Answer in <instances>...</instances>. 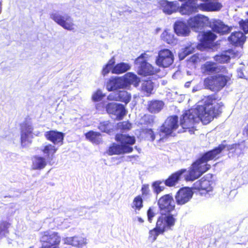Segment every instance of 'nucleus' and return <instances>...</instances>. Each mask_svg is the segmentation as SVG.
<instances>
[{
	"instance_id": "nucleus-52",
	"label": "nucleus",
	"mask_w": 248,
	"mask_h": 248,
	"mask_svg": "<svg viewBox=\"0 0 248 248\" xmlns=\"http://www.w3.org/2000/svg\"><path fill=\"white\" fill-rule=\"evenodd\" d=\"M155 213L154 212L153 209L152 207H150L147 210V217L148 221L151 223L153 220V218L155 217Z\"/></svg>"
},
{
	"instance_id": "nucleus-39",
	"label": "nucleus",
	"mask_w": 248,
	"mask_h": 248,
	"mask_svg": "<svg viewBox=\"0 0 248 248\" xmlns=\"http://www.w3.org/2000/svg\"><path fill=\"white\" fill-rule=\"evenodd\" d=\"M163 232H161L159 230L155 227L149 231L148 239L151 242H154L156 240L159 235L163 234Z\"/></svg>"
},
{
	"instance_id": "nucleus-37",
	"label": "nucleus",
	"mask_w": 248,
	"mask_h": 248,
	"mask_svg": "<svg viewBox=\"0 0 248 248\" xmlns=\"http://www.w3.org/2000/svg\"><path fill=\"white\" fill-rule=\"evenodd\" d=\"M46 165L45 159L42 157H36L34 158L33 161V167L34 169L41 170L44 168Z\"/></svg>"
},
{
	"instance_id": "nucleus-44",
	"label": "nucleus",
	"mask_w": 248,
	"mask_h": 248,
	"mask_svg": "<svg viewBox=\"0 0 248 248\" xmlns=\"http://www.w3.org/2000/svg\"><path fill=\"white\" fill-rule=\"evenodd\" d=\"M143 123L141 124H144L146 125H151L154 123V116L150 115L145 114L142 118Z\"/></svg>"
},
{
	"instance_id": "nucleus-30",
	"label": "nucleus",
	"mask_w": 248,
	"mask_h": 248,
	"mask_svg": "<svg viewBox=\"0 0 248 248\" xmlns=\"http://www.w3.org/2000/svg\"><path fill=\"white\" fill-rule=\"evenodd\" d=\"M202 18L200 15L190 17L188 21V24L192 28H198L202 24Z\"/></svg>"
},
{
	"instance_id": "nucleus-62",
	"label": "nucleus",
	"mask_w": 248,
	"mask_h": 248,
	"mask_svg": "<svg viewBox=\"0 0 248 248\" xmlns=\"http://www.w3.org/2000/svg\"><path fill=\"white\" fill-rule=\"evenodd\" d=\"M2 2V0H0V14H1V11H2V10H1Z\"/></svg>"
},
{
	"instance_id": "nucleus-13",
	"label": "nucleus",
	"mask_w": 248,
	"mask_h": 248,
	"mask_svg": "<svg viewBox=\"0 0 248 248\" xmlns=\"http://www.w3.org/2000/svg\"><path fill=\"white\" fill-rule=\"evenodd\" d=\"M175 222V219L172 215L162 213L157 218L155 227L164 233L168 229L173 226Z\"/></svg>"
},
{
	"instance_id": "nucleus-49",
	"label": "nucleus",
	"mask_w": 248,
	"mask_h": 248,
	"mask_svg": "<svg viewBox=\"0 0 248 248\" xmlns=\"http://www.w3.org/2000/svg\"><path fill=\"white\" fill-rule=\"evenodd\" d=\"M56 151L55 147L51 144L46 145L43 150L44 153L47 154L48 156L50 154H54Z\"/></svg>"
},
{
	"instance_id": "nucleus-28",
	"label": "nucleus",
	"mask_w": 248,
	"mask_h": 248,
	"mask_svg": "<svg viewBox=\"0 0 248 248\" xmlns=\"http://www.w3.org/2000/svg\"><path fill=\"white\" fill-rule=\"evenodd\" d=\"M163 105V102L161 101H152L148 104V109L152 113H157L162 109Z\"/></svg>"
},
{
	"instance_id": "nucleus-27",
	"label": "nucleus",
	"mask_w": 248,
	"mask_h": 248,
	"mask_svg": "<svg viewBox=\"0 0 248 248\" xmlns=\"http://www.w3.org/2000/svg\"><path fill=\"white\" fill-rule=\"evenodd\" d=\"M153 89L154 84L151 80L143 81L141 86V91L145 94V96H150L152 93Z\"/></svg>"
},
{
	"instance_id": "nucleus-51",
	"label": "nucleus",
	"mask_w": 248,
	"mask_h": 248,
	"mask_svg": "<svg viewBox=\"0 0 248 248\" xmlns=\"http://www.w3.org/2000/svg\"><path fill=\"white\" fill-rule=\"evenodd\" d=\"M136 142L134 136H130L125 135V144L133 145Z\"/></svg>"
},
{
	"instance_id": "nucleus-63",
	"label": "nucleus",
	"mask_w": 248,
	"mask_h": 248,
	"mask_svg": "<svg viewBox=\"0 0 248 248\" xmlns=\"http://www.w3.org/2000/svg\"><path fill=\"white\" fill-rule=\"evenodd\" d=\"M180 170L183 171V170H186L185 169H181Z\"/></svg>"
},
{
	"instance_id": "nucleus-5",
	"label": "nucleus",
	"mask_w": 248,
	"mask_h": 248,
	"mask_svg": "<svg viewBox=\"0 0 248 248\" xmlns=\"http://www.w3.org/2000/svg\"><path fill=\"white\" fill-rule=\"evenodd\" d=\"M214 182V176L209 173L195 182L192 187L194 191L198 192L200 195L206 196L213 191Z\"/></svg>"
},
{
	"instance_id": "nucleus-58",
	"label": "nucleus",
	"mask_w": 248,
	"mask_h": 248,
	"mask_svg": "<svg viewBox=\"0 0 248 248\" xmlns=\"http://www.w3.org/2000/svg\"><path fill=\"white\" fill-rule=\"evenodd\" d=\"M190 84H191V81H187V82H186V83L185 84V87L186 88H188L190 87Z\"/></svg>"
},
{
	"instance_id": "nucleus-17",
	"label": "nucleus",
	"mask_w": 248,
	"mask_h": 248,
	"mask_svg": "<svg viewBox=\"0 0 248 248\" xmlns=\"http://www.w3.org/2000/svg\"><path fill=\"white\" fill-rule=\"evenodd\" d=\"M217 36L212 31L203 32L201 39L200 45L204 48H210L215 46V41Z\"/></svg>"
},
{
	"instance_id": "nucleus-50",
	"label": "nucleus",
	"mask_w": 248,
	"mask_h": 248,
	"mask_svg": "<svg viewBox=\"0 0 248 248\" xmlns=\"http://www.w3.org/2000/svg\"><path fill=\"white\" fill-rule=\"evenodd\" d=\"M104 96V95L101 91L100 90H98L93 94L92 98L94 101H99L102 99Z\"/></svg>"
},
{
	"instance_id": "nucleus-23",
	"label": "nucleus",
	"mask_w": 248,
	"mask_h": 248,
	"mask_svg": "<svg viewBox=\"0 0 248 248\" xmlns=\"http://www.w3.org/2000/svg\"><path fill=\"white\" fill-rule=\"evenodd\" d=\"M140 82V79L136 74L128 72L125 74V88L131 85L137 87Z\"/></svg>"
},
{
	"instance_id": "nucleus-26",
	"label": "nucleus",
	"mask_w": 248,
	"mask_h": 248,
	"mask_svg": "<svg viewBox=\"0 0 248 248\" xmlns=\"http://www.w3.org/2000/svg\"><path fill=\"white\" fill-rule=\"evenodd\" d=\"M65 243L74 247H81L85 244V242L82 237L74 236L66 238Z\"/></svg>"
},
{
	"instance_id": "nucleus-15",
	"label": "nucleus",
	"mask_w": 248,
	"mask_h": 248,
	"mask_svg": "<svg viewBox=\"0 0 248 248\" xmlns=\"http://www.w3.org/2000/svg\"><path fill=\"white\" fill-rule=\"evenodd\" d=\"M106 110L108 113L115 116L117 120L123 119L124 116V106L121 104L116 103H108L106 107Z\"/></svg>"
},
{
	"instance_id": "nucleus-64",
	"label": "nucleus",
	"mask_w": 248,
	"mask_h": 248,
	"mask_svg": "<svg viewBox=\"0 0 248 248\" xmlns=\"http://www.w3.org/2000/svg\"><path fill=\"white\" fill-rule=\"evenodd\" d=\"M30 248H33V247H31Z\"/></svg>"
},
{
	"instance_id": "nucleus-60",
	"label": "nucleus",
	"mask_w": 248,
	"mask_h": 248,
	"mask_svg": "<svg viewBox=\"0 0 248 248\" xmlns=\"http://www.w3.org/2000/svg\"><path fill=\"white\" fill-rule=\"evenodd\" d=\"M138 220L140 222V223H143L144 222V220L140 217H138Z\"/></svg>"
},
{
	"instance_id": "nucleus-31",
	"label": "nucleus",
	"mask_w": 248,
	"mask_h": 248,
	"mask_svg": "<svg viewBox=\"0 0 248 248\" xmlns=\"http://www.w3.org/2000/svg\"><path fill=\"white\" fill-rule=\"evenodd\" d=\"M232 50L229 49L224 53H222L218 55H216L214 57L215 60L218 63H228L231 59V57L227 53H230Z\"/></svg>"
},
{
	"instance_id": "nucleus-22",
	"label": "nucleus",
	"mask_w": 248,
	"mask_h": 248,
	"mask_svg": "<svg viewBox=\"0 0 248 248\" xmlns=\"http://www.w3.org/2000/svg\"><path fill=\"white\" fill-rule=\"evenodd\" d=\"M63 136L62 133L55 131H48L46 133V139L54 144L62 142L63 139Z\"/></svg>"
},
{
	"instance_id": "nucleus-57",
	"label": "nucleus",
	"mask_w": 248,
	"mask_h": 248,
	"mask_svg": "<svg viewBox=\"0 0 248 248\" xmlns=\"http://www.w3.org/2000/svg\"><path fill=\"white\" fill-rule=\"evenodd\" d=\"M132 127V124L128 122H125V129H130Z\"/></svg>"
},
{
	"instance_id": "nucleus-14",
	"label": "nucleus",
	"mask_w": 248,
	"mask_h": 248,
	"mask_svg": "<svg viewBox=\"0 0 248 248\" xmlns=\"http://www.w3.org/2000/svg\"><path fill=\"white\" fill-rule=\"evenodd\" d=\"M33 128L31 124L24 123L21 128V142L23 146H27L31 142Z\"/></svg>"
},
{
	"instance_id": "nucleus-53",
	"label": "nucleus",
	"mask_w": 248,
	"mask_h": 248,
	"mask_svg": "<svg viewBox=\"0 0 248 248\" xmlns=\"http://www.w3.org/2000/svg\"><path fill=\"white\" fill-rule=\"evenodd\" d=\"M112 68H112L111 67L109 66L108 65L106 64L102 70V75L105 76L106 75L108 74L110 70H112Z\"/></svg>"
},
{
	"instance_id": "nucleus-20",
	"label": "nucleus",
	"mask_w": 248,
	"mask_h": 248,
	"mask_svg": "<svg viewBox=\"0 0 248 248\" xmlns=\"http://www.w3.org/2000/svg\"><path fill=\"white\" fill-rule=\"evenodd\" d=\"M160 6L163 12L168 15H170L178 11L177 4L174 1L164 0L161 1Z\"/></svg>"
},
{
	"instance_id": "nucleus-12",
	"label": "nucleus",
	"mask_w": 248,
	"mask_h": 248,
	"mask_svg": "<svg viewBox=\"0 0 248 248\" xmlns=\"http://www.w3.org/2000/svg\"><path fill=\"white\" fill-rule=\"evenodd\" d=\"M201 10V3L198 0H187L178 7V11L182 15L190 16L199 12Z\"/></svg>"
},
{
	"instance_id": "nucleus-55",
	"label": "nucleus",
	"mask_w": 248,
	"mask_h": 248,
	"mask_svg": "<svg viewBox=\"0 0 248 248\" xmlns=\"http://www.w3.org/2000/svg\"><path fill=\"white\" fill-rule=\"evenodd\" d=\"M115 63V59L114 58H111L108 62L107 63V65L111 67L112 68H113V65Z\"/></svg>"
},
{
	"instance_id": "nucleus-41",
	"label": "nucleus",
	"mask_w": 248,
	"mask_h": 248,
	"mask_svg": "<svg viewBox=\"0 0 248 248\" xmlns=\"http://www.w3.org/2000/svg\"><path fill=\"white\" fill-rule=\"evenodd\" d=\"M98 128L102 132L109 133L112 129L113 125L108 121H106L100 123Z\"/></svg>"
},
{
	"instance_id": "nucleus-54",
	"label": "nucleus",
	"mask_w": 248,
	"mask_h": 248,
	"mask_svg": "<svg viewBox=\"0 0 248 248\" xmlns=\"http://www.w3.org/2000/svg\"><path fill=\"white\" fill-rule=\"evenodd\" d=\"M131 145L125 144V153H131L133 151V148Z\"/></svg>"
},
{
	"instance_id": "nucleus-7",
	"label": "nucleus",
	"mask_w": 248,
	"mask_h": 248,
	"mask_svg": "<svg viewBox=\"0 0 248 248\" xmlns=\"http://www.w3.org/2000/svg\"><path fill=\"white\" fill-rule=\"evenodd\" d=\"M145 53H142L135 61L136 64L138 65L137 73L138 75L146 77L152 76L158 72V70L147 62Z\"/></svg>"
},
{
	"instance_id": "nucleus-9",
	"label": "nucleus",
	"mask_w": 248,
	"mask_h": 248,
	"mask_svg": "<svg viewBox=\"0 0 248 248\" xmlns=\"http://www.w3.org/2000/svg\"><path fill=\"white\" fill-rule=\"evenodd\" d=\"M160 211L164 214H169L175 209L173 198L171 194H167L161 196L158 200Z\"/></svg>"
},
{
	"instance_id": "nucleus-33",
	"label": "nucleus",
	"mask_w": 248,
	"mask_h": 248,
	"mask_svg": "<svg viewBox=\"0 0 248 248\" xmlns=\"http://www.w3.org/2000/svg\"><path fill=\"white\" fill-rule=\"evenodd\" d=\"M205 171H187L184 175L185 180L186 182L193 181L200 178Z\"/></svg>"
},
{
	"instance_id": "nucleus-24",
	"label": "nucleus",
	"mask_w": 248,
	"mask_h": 248,
	"mask_svg": "<svg viewBox=\"0 0 248 248\" xmlns=\"http://www.w3.org/2000/svg\"><path fill=\"white\" fill-rule=\"evenodd\" d=\"M174 30L178 35L186 36L189 32V29L186 24L183 21H178L174 25Z\"/></svg>"
},
{
	"instance_id": "nucleus-11",
	"label": "nucleus",
	"mask_w": 248,
	"mask_h": 248,
	"mask_svg": "<svg viewBox=\"0 0 248 248\" xmlns=\"http://www.w3.org/2000/svg\"><path fill=\"white\" fill-rule=\"evenodd\" d=\"M194 194L192 187L187 186L180 188L175 195L176 203L178 205H183L189 202Z\"/></svg>"
},
{
	"instance_id": "nucleus-42",
	"label": "nucleus",
	"mask_w": 248,
	"mask_h": 248,
	"mask_svg": "<svg viewBox=\"0 0 248 248\" xmlns=\"http://www.w3.org/2000/svg\"><path fill=\"white\" fill-rule=\"evenodd\" d=\"M161 37L164 41L169 44H173L175 40L173 35L166 31L163 32L161 34Z\"/></svg>"
},
{
	"instance_id": "nucleus-47",
	"label": "nucleus",
	"mask_w": 248,
	"mask_h": 248,
	"mask_svg": "<svg viewBox=\"0 0 248 248\" xmlns=\"http://www.w3.org/2000/svg\"><path fill=\"white\" fill-rule=\"evenodd\" d=\"M244 146L240 143H234L231 145L229 149L233 150L234 152H238L239 154L243 153Z\"/></svg>"
},
{
	"instance_id": "nucleus-1",
	"label": "nucleus",
	"mask_w": 248,
	"mask_h": 248,
	"mask_svg": "<svg viewBox=\"0 0 248 248\" xmlns=\"http://www.w3.org/2000/svg\"><path fill=\"white\" fill-rule=\"evenodd\" d=\"M202 101L203 104L198 105L195 110H186L180 117V124L178 116L173 115L168 116L158 129V134L160 138L158 142L163 141L164 139L171 136L179 125L183 128L182 132H185L194 127L197 118L204 124H207L222 112L224 104L216 94L204 96Z\"/></svg>"
},
{
	"instance_id": "nucleus-43",
	"label": "nucleus",
	"mask_w": 248,
	"mask_h": 248,
	"mask_svg": "<svg viewBox=\"0 0 248 248\" xmlns=\"http://www.w3.org/2000/svg\"><path fill=\"white\" fill-rule=\"evenodd\" d=\"M141 197L147 198L151 195V191L149 184H143L141 188Z\"/></svg>"
},
{
	"instance_id": "nucleus-18",
	"label": "nucleus",
	"mask_w": 248,
	"mask_h": 248,
	"mask_svg": "<svg viewBox=\"0 0 248 248\" xmlns=\"http://www.w3.org/2000/svg\"><path fill=\"white\" fill-rule=\"evenodd\" d=\"M124 88V76L111 77L106 84V88L108 91L117 90Z\"/></svg>"
},
{
	"instance_id": "nucleus-46",
	"label": "nucleus",
	"mask_w": 248,
	"mask_h": 248,
	"mask_svg": "<svg viewBox=\"0 0 248 248\" xmlns=\"http://www.w3.org/2000/svg\"><path fill=\"white\" fill-rule=\"evenodd\" d=\"M194 51V48L190 46H186L183 50L180 53V56L184 58L186 56L192 54Z\"/></svg>"
},
{
	"instance_id": "nucleus-45",
	"label": "nucleus",
	"mask_w": 248,
	"mask_h": 248,
	"mask_svg": "<svg viewBox=\"0 0 248 248\" xmlns=\"http://www.w3.org/2000/svg\"><path fill=\"white\" fill-rule=\"evenodd\" d=\"M112 73L119 74L124 72V63L121 62L117 64L112 69Z\"/></svg>"
},
{
	"instance_id": "nucleus-29",
	"label": "nucleus",
	"mask_w": 248,
	"mask_h": 248,
	"mask_svg": "<svg viewBox=\"0 0 248 248\" xmlns=\"http://www.w3.org/2000/svg\"><path fill=\"white\" fill-rule=\"evenodd\" d=\"M140 135L144 140L153 141L155 139V133L152 128H142L140 131Z\"/></svg>"
},
{
	"instance_id": "nucleus-16",
	"label": "nucleus",
	"mask_w": 248,
	"mask_h": 248,
	"mask_svg": "<svg viewBox=\"0 0 248 248\" xmlns=\"http://www.w3.org/2000/svg\"><path fill=\"white\" fill-rule=\"evenodd\" d=\"M209 27L213 31L222 35L227 34L231 31V28L219 19H213L209 22Z\"/></svg>"
},
{
	"instance_id": "nucleus-61",
	"label": "nucleus",
	"mask_w": 248,
	"mask_h": 248,
	"mask_svg": "<svg viewBox=\"0 0 248 248\" xmlns=\"http://www.w3.org/2000/svg\"><path fill=\"white\" fill-rule=\"evenodd\" d=\"M125 72L129 69V65L125 63Z\"/></svg>"
},
{
	"instance_id": "nucleus-10",
	"label": "nucleus",
	"mask_w": 248,
	"mask_h": 248,
	"mask_svg": "<svg viewBox=\"0 0 248 248\" xmlns=\"http://www.w3.org/2000/svg\"><path fill=\"white\" fill-rule=\"evenodd\" d=\"M174 56L172 52L169 49L160 50L155 59L156 64L159 67H168L173 62Z\"/></svg>"
},
{
	"instance_id": "nucleus-8",
	"label": "nucleus",
	"mask_w": 248,
	"mask_h": 248,
	"mask_svg": "<svg viewBox=\"0 0 248 248\" xmlns=\"http://www.w3.org/2000/svg\"><path fill=\"white\" fill-rule=\"evenodd\" d=\"M117 133L116 135L115 139L118 144H114L108 150V154L110 155L113 154H120L124 153V122H120L117 124Z\"/></svg>"
},
{
	"instance_id": "nucleus-56",
	"label": "nucleus",
	"mask_w": 248,
	"mask_h": 248,
	"mask_svg": "<svg viewBox=\"0 0 248 248\" xmlns=\"http://www.w3.org/2000/svg\"><path fill=\"white\" fill-rule=\"evenodd\" d=\"M243 133L244 135H245L246 137H248V123L244 128Z\"/></svg>"
},
{
	"instance_id": "nucleus-25",
	"label": "nucleus",
	"mask_w": 248,
	"mask_h": 248,
	"mask_svg": "<svg viewBox=\"0 0 248 248\" xmlns=\"http://www.w3.org/2000/svg\"><path fill=\"white\" fill-rule=\"evenodd\" d=\"M185 171H177L172 173L167 179L164 181L165 185L169 187L174 186L178 183L181 175Z\"/></svg>"
},
{
	"instance_id": "nucleus-35",
	"label": "nucleus",
	"mask_w": 248,
	"mask_h": 248,
	"mask_svg": "<svg viewBox=\"0 0 248 248\" xmlns=\"http://www.w3.org/2000/svg\"><path fill=\"white\" fill-rule=\"evenodd\" d=\"M86 137L92 142L99 143L101 140V134L99 132L90 131L86 134Z\"/></svg>"
},
{
	"instance_id": "nucleus-19",
	"label": "nucleus",
	"mask_w": 248,
	"mask_h": 248,
	"mask_svg": "<svg viewBox=\"0 0 248 248\" xmlns=\"http://www.w3.org/2000/svg\"><path fill=\"white\" fill-rule=\"evenodd\" d=\"M228 40L234 46H242L246 40V36L241 31H236L231 34L228 38Z\"/></svg>"
},
{
	"instance_id": "nucleus-3",
	"label": "nucleus",
	"mask_w": 248,
	"mask_h": 248,
	"mask_svg": "<svg viewBox=\"0 0 248 248\" xmlns=\"http://www.w3.org/2000/svg\"><path fill=\"white\" fill-rule=\"evenodd\" d=\"M225 147V145L220 144L213 149L204 153L192 163L189 170H208L211 167L207 162L218 158V155Z\"/></svg>"
},
{
	"instance_id": "nucleus-34",
	"label": "nucleus",
	"mask_w": 248,
	"mask_h": 248,
	"mask_svg": "<svg viewBox=\"0 0 248 248\" xmlns=\"http://www.w3.org/2000/svg\"><path fill=\"white\" fill-rule=\"evenodd\" d=\"M131 208L135 211H139L143 207V200L140 195H138L135 197L132 203H131Z\"/></svg>"
},
{
	"instance_id": "nucleus-21",
	"label": "nucleus",
	"mask_w": 248,
	"mask_h": 248,
	"mask_svg": "<svg viewBox=\"0 0 248 248\" xmlns=\"http://www.w3.org/2000/svg\"><path fill=\"white\" fill-rule=\"evenodd\" d=\"M222 7L220 3L214 1L201 3V10L202 11H217L220 10Z\"/></svg>"
},
{
	"instance_id": "nucleus-4",
	"label": "nucleus",
	"mask_w": 248,
	"mask_h": 248,
	"mask_svg": "<svg viewBox=\"0 0 248 248\" xmlns=\"http://www.w3.org/2000/svg\"><path fill=\"white\" fill-rule=\"evenodd\" d=\"M39 241L42 244L40 248H60L62 236L57 232L47 230L40 233Z\"/></svg>"
},
{
	"instance_id": "nucleus-2",
	"label": "nucleus",
	"mask_w": 248,
	"mask_h": 248,
	"mask_svg": "<svg viewBox=\"0 0 248 248\" xmlns=\"http://www.w3.org/2000/svg\"><path fill=\"white\" fill-rule=\"evenodd\" d=\"M220 72L223 74L208 77L204 79L203 85L212 92L221 90L227 84L232 83V74L229 73L225 66H221Z\"/></svg>"
},
{
	"instance_id": "nucleus-40",
	"label": "nucleus",
	"mask_w": 248,
	"mask_h": 248,
	"mask_svg": "<svg viewBox=\"0 0 248 248\" xmlns=\"http://www.w3.org/2000/svg\"><path fill=\"white\" fill-rule=\"evenodd\" d=\"M10 224L5 220L1 221L0 222V237H4L6 234L9 233L8 228Z\"/></svg>"
},
{
	"instance_id": "nucleus-6",
	"label": "nucleus",
	"mask_w": 248,
	"mask_h": 248,
	"mask_svg": "<svg viewBox=\"0 0 248 248\" xmlns=\"http://www.w3.org/2000/svg\"><path fill=\"white\" fill-rule=\"evenodd\" d=\"M50 17L65 30L72 31L75 29L74 19L68 14L54 10L50 14Z\"/></svg>"
},
{
	"instance_id": "nucleus-38",
	"label": "nucleus",
	"mask_w": 248,
	"mask_h": 248,
	"mask_svg": "<svg viewBox=\"0 0 248 248\" xmlns=\"http://www.w3.org/2000/svg\"><path fill=\"white\" fill-rule=\"evenodd\" d=\"M164 183V181L160 180L154 182L152 184V186L154 193L158 194L163 191L165 189V186H163Z\"/></svg>"
},
{
	"instance_id": "nucleus-36",
	"label": "nucleus",
	"mask_w": 248,
	"mask_h": 248,
	"mask_svg": "<svg viewBox=\"0 0 248 248\" xmlns=\"http://www.w3.org/2000/svg\"><path fill=\"white\" fill-rule=\"evenodd\" d=\"M204 68L205 72L209 73H214L220 72L221 67L218 68L215 63L213 62H206L204 64Z\"/></svg>"
},
{
	"instance_id": "nucleus-48",
	"label": "nucleus",
	"mask_w": 248,
	"mask_h": 248,
	"mask_svg": "<svg viewBox=\"0 0 248 248\" xmlns=\"http://www.w3.org/2000/svg\"><path fill=\"white\" fill-rule=\"evenodd\" d=\"M240 28L244 32V34L248 33V19H241L239 22Z\"/></svg>"
},
{
	"instance_id": "nucleus-32",
	"label": "nucleus",
	"mask_w": 248,
	"mask_h": 248,
	"mask_svg": "<svg viewBox=\"0 0 248 248\" xmlns=\"http://www.w3.org/2000/svg\"><path fill=\"white\" fill-rule=\"evenodd\" d=\"M107 98L108 100L124 102V92L116 90V91L110 93Z\"/></svg>"
},
{
	"instance_id": "nucleus-59",
	"label": "nucleus",
	"mask_w": 248,
	"mask_h": 248,
	"mask_svg": "<svg viewBox=\"0 0 248 248\" xmlns=\"http://www.w3.org/2000/svg\"><path fill=\"white\" fill-rule=\"evenodd\" d=\"M130 99V96H127V98L126 99H125V101H124L125 105L129 102Z\"/></svg>"
}]
</instances>
